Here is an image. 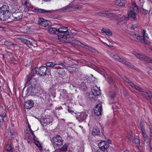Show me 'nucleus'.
Here are the masks:
<instances>
[{"mask_svg": "<svg viewBox=\"0 0 152 152\" xmlns=\"http://www.w3.org/2000/svg\"><path fill=\"white\" fill-rule=\"evenodd\" d=\"M94 94L92 93V94H88V95L87 96V98H89V99H90L91 100H92V101H94L95 100L94 98Z\"/></svg>", "mask_w": 152, "mask_h": 152, "instance_id": "32", "label": "nucleus"}, {"mask_svg": "<svg viewBox=\"0 0 152 152\" xmlns=\"http://www.w3.org/2000/svg\"><path fill=\"white\" fill-rule=\"evenodd\" d=\"M146 30L144 29H142L141 30V32L143 36V37H142V39L144 41L143 42V43L149 45L150 44V42L145 38V37L147 38H149V37L146 33Z\"/></svg>", "mask_w": 152, "mask_h": 152, "instance_id": "11", "label": "nucleus"}, {"mask_svg": "<svg viewBox=\"0 0 152 152\" xmlns=\"http://www.w3.org/2000/svg\"><path fill=\"white\" fill-rule=\"evenodd\" d=\"M45 98V96L43 93L41 94L40 96H37L36 97V100H37L39 102H43L44 101V98Z\"/></svg>", "mask_w": 152, "mask_h": 152, "instance_id": "17", "label": "nucleus"}, {"mask_svg": "<svg viewBox=\"0 0 152 152\" xmlns=\"http://www.w3.org/2000/svg\"><path fill=\"white\" fill-rule=\"evenodd\" d=\"M1 13L3 16V17L4 20L8 19L11 15L9 12V7L8 6L6 5H4L0 8Z\"/></svg>", "mask_w": 152, "mask_h": 152, "instance_id": "3", "label": "nucleus"}, {"mask_svg": "<svg viewBox=\"0 0 152 152\" xmlns=\"http://www.w3.org/2000/svg\"><path fill=\"white\" fill-rule=\"evenodd\" d=\"M100 133L99 129L97 128H94L92 131V134L94 136L99 135Z\"/></svg>", "mask_w": 152, "mask_h": 152, "instance_id": "25", "label": "nucleus"}, {"mask_svg": "<svg viewBox=\"0 0 152 152\" xmlns=\"http://www.w3.org/2000/svg\"><path fill=\"white\" fill-rule=\"evenodd\" d=\"M58 34H60L58 36L59 39L63 38L66 39L68 36L70 34V33L68 31V27H61L57 29Z\"/></svg>", "mask_w": 152, "mask_h": 152, "instance_id": "2", "label": "nucleus"}, {"mask_svg": "<svg viewBox=\"0 0 152 152\" xmlns=\"http://www.w3.org/2000/svg\"><path fill=\"white\" fill-rule=\"evenodd\" d=\"M91 90L92 93L94 96H98L101 94L100 88L97 87L96 86L93 87Z\"/></svg>", "mask_w": 152, "mask_h": 152, "instance_id": "12", "label": "nucleus"}, {"mask_svg": "<svg viewBox=\"0 0 152 152\" xmlns=\"http://www.w3.org/2000/svg\"><path fill=\"white\" fill-rule=\"evenodd\" d=\"M96 79L94 77H89L88 78V80L91 83H95Z\"/></svg>", "mask_w": 152, "mask_h": 152, "instance_id": "35", "label": "nucleus"}, {"mask_svg": "<svg viewBox=\"0 0 152 152\" xmlns=\"http://www.w3.org/2000/svg\"><path fill=\"white\" fill-rule=\"evenodd\" d=\"M95 113L97 115H100L102 112V107L101 104H98L95 107L94 110Z\"/></svg>", "mask_w": 152, "mask_h": 152, "instance_id": "13", "label": "nucleus"}, {"mask_svg": "<svg viewBox=\"0 0 152 152\" xmlns=\"http://www.w3.org/2000/svg\"><path fill=\"white\" fill-rule=\"evenodd\" d=\"M12 149V147H10V148H8L7 149V151H10Z\"/></svg>", "mask_w": 152, "mask_h": 152, "instance_id": "58", "label": "nucleus"}, {"mask_svg": "<svg viewBox=\"0 0 152 152\" xmlns=\"http://www.w3.org/2000/svg\"><path fill=\"white\" fill-rule=\"evenodd\" d=\"M38 24L44 27L49 26L50 24V21L47 20L43 18H39L38 19Z\"/></svg>", "mask_w": 152, "mask_h": 152, "instance_id": "10", "label": "nucleus"}, {"mask_svg": "<svg viewBox=\"0 0 152 152\" xmlns=\"http://www.w3.org/2000/svg\"><path fill=\"white\" fill-rule=\"evenodd\" d=\"M113 57L115 60L120 62H124L125 61V59L122 58H120L117 55H113Z\"/></svg>", "mask_w": 152, "mask_h": 152, "instance_id": "26", "label": "nucleus"}, {"mask_svg": "<svg viewBox=\"0 0 152 152\" xmlns=\"http://www.w3.org/2000/svg\"><path fill=\"white\" fill-rule=\"evenodd\" d=\"M133 12H136V14L138 12V8L137 7L136 5L134 4L133 5Z\"/></svg>", "mask_w": 152, "mask_h": 152, "instance_id": "33", "label": "nucleus"}, {"mask_svg": "<svg viewBox=\"0 0 152 152\" xmlns=\"http://www.w3.org/2000/svg\"><path fill=\"white\" fill-rule=\"evenodd\" d=\"M132 142H133L134 143L137 144L138 146V145H140V140L138 138H134Z\"/></svg>", "mask_w": 152, "mask_h": 152, "instance_id": "31", "label": "nucleus"}, {"mask_svg": "<svg viewBox=\"0 0 152 152\" xmlns=\"http://www.w3.org/2000/svg\"><path fill=\"white\" fill-rule=\"evenodd\" d=\"M123 79L125 80L127 83H129L131 81L129 79H128L126 77H124L123 78Z\"/></svg>", "mask_w": 152, "mask_h": 152, "instance_id": "48", "label": "nucleus"}, {"mask_svg": "<svg viewBox=\"0 0 152 152\" xmlns=\"http://www.w3.org/2000/svg\"><path fill=\"white\" fill-rule=\"evenodd\" d=\"M98 145L101 150L103 152L107 151V149L109 147V144L107 142L101 141L99 143Z\"/></svg>", "mask_w": 152, "mask_h": 152, "instance_id": "8", "label": "nucleus"}, {"mask_svg": "<svg viewBox=\"0 0 152 152\" xmlns=\"http://www.w3.org/2000/svg\"><path fill=\"white\" fill-rule=\"evenodd\" d=\"M34 142L35 145L39 148V149H42V147L41 146L40 144L38 141L36 140H34Z\"/></svg>", "mask_w": 152, "mask_h": 152, "instance_id": "36", "label": "nucleus"}, {"mask_svg": "<svg viewBox=\"0 0 152 152\" xmlns=\"http://www.w3.org/2000/svg\"><path fill=\"white\" fill-rule=\"evenodd\" d=\"M100 13L101 14H113V12H112L111 11L109 10H103L101 11L99 13H97V14H98L99 15H100L99 14Z\"/></svg>", "mask_w": 152, "mask_h": 152, "instance_id": "29", "label": "nucleus"}, {"mask_svg": "<svg viewBox=\"0 0 152 152\" xmlns=\"http://www.w3.org/2000/svg\"><path fill=\"white\" fill-rule=\"evenodd\" d=\"M12 16L14 18L15 20L17 21L21 19L23 17V13L19 11V10H16L15 12L12 13Z\"/></svg>", "mask_w": 152, "mask_h": 152, "instance_id": "9", "label": "nucleus"}, {"mask_svg": "<svg viewBox=\"0 0 152 152\" xmlns=\"http://www.w3.org/2000/svg\"><path fill=\"white\" fill-rule=\"evenodd\" d=\"M82 47L84 48H85L87 50H89L91 51L94 52L95 50L93 48H92L91 47L87 45H85L84 44H82Z\"/></svg>", "mask_w": 152, "mask_h": 152, "instance_id": "27", "label": "nucleus"}, {"mask_svg": "<svg viewBox=\"0 0 152 152\" xmlns=\"http://www.w3.org/2000/svg\"><path fill=\"white\" fill-rule=\"evenodd\" d=\"M58 65L57 64H55L51 62H47L46 64L47 66L55 69H56V66Z\"/></svg>", "mask_w": 152, "mask_h": 152, "instance_id": "23", "label": "nucleus"}, {"mask_svg": "<svg viewBox=\"0 0 152 152\" xmlns=\"http://www.w3.org/2000/svg\"><path fill=\"white\" fill-rule=\"evenodd\" d=\"M129 84L133 88L134 87V86H135V85L132 83L131 81L129 83Z\"/></svg>", "mask_w": 152, "mask_h": 152, "instance_id": "52", "label": "nucleus"}, {"mask_svg": "<svg viewBox=\"0 0 152 152\" xmlns=\"http://www.w3.org/2000/svg\"><path fill=\"white\" fill-rule=\"evenodd\" d=\"M34 10L36 12H38L40 13L45 14L51 13L53 11V10H48L44 9L37 8L35 9Z\"/></svg>", "mask_w": 152, "mask_h": 152, "instance_id": "14", "label": "nucleus"}, {"mask_svg": "<svg viewBox=\"0 0 152 152\" xmlns=\"http://www.w3.org/2000/svg\"><path fill=\"white\" fill-rule=\"evenodd\" d=\"M49 70L45 66H41L39 68L35 67L33 69L30 74V76H35L37 75L44 76L50 74Z\"/></svg>", "mask_w": 152, "mask_h": 152, "instance_id": "1", "label": "nucleus"}, {"mask_svg": "<svg viewBox=\"0 0 152 152\" xmlns=\"http://www.w3.org/2000/svg\"><path fill=\"white\" fill-rule=\"evenodd\" d=\"M1 116L3 118L5 117L6 116V114L5 113H3L1 115Z\"/></svg>", "mask_w": 152, "mask_h": 152, "instance_id": "59", "label": "nucleus"}, {"mask_svg": "<svg viewBox=\"0 0 152 152\" xmlns=\"http://www.w3.org/2000/svg\"><path fill=\"white\" fill-rule=\"evenodd\" d=\"M105 79L110 84L113 83L114 79L111 77H105Z\"/></svg>", "mask_w": 152, "mask_h": 152, "instance_id": "28", "label": "nucleus"}, {"mask_svg": "<svg viewBox=\"0 0 152 152\" xmlns=\"http://www.w3.org/2000/svg\"><path fill=\"white\" fill-rule=\"evenodd\" d=\"M148 11L146 10H143L142 11V13L143 14H144V15H145L146 14H147L148 13Z\"/></svg>", "mask_w": 152, "mask_h": 152, "instance_id": "54", "label": "nucleus"}, {"mask_svg": "<svg viewBox=\"0 0 152 152\" xmlns=\"http://www.w3.org/2000/svg\"><path fill=\"white\" fill-rule=\"evenodd\" d=\"M134 88L135 89L139 91H140V92L142 91V92H144V91H142V90L141 88L138 87L136 85H135V86H134Z\"/></svg>", "mask_w": 152, "mask_h": 152, "instance_id": "41", "label": "nucleus"}, {"mask_svg": "<svg viewBox=\"0 0 152 152\" xmlns=\"http://www.w3.org/2000/svg\"><path fill=\"white\" fill-rule=\"evenodd\" d=\"M139 27V25L138 24H136L132 25L130 26V28L131 30H135L136 28Z\"/></svg>", "mask_w": 152, "mask_h": 152, "instance_id": "34", "label": "nucleus"}, {"mask_svg": "<svg viewBox=\"0 0 152 152\" xmlns=\"http://www.w3.org/2000/svg\"><path fill=\"white\" fill-rule=\"evenodd\" d=\"M67 149V146L66 144L64 145L61 148L60 150L62 151H66Z\"/></svg>", "mask_w": 152, "mask_h": 152, "instance_id": "38", "label": "nucleus"}, {"mask_svg": "<svg viewBox=\"0 0 152 152\" xmlns=\"http://www.w3.org/2000/svg\"><path fill=\"white\" fill-rule=\"evenodd\" d=\"M51 142L54 146L59 147L63 144L62 138L59 135L53 137L51 140Z\"/></svg>", "mask_w": 152, "mask_h": 152, "instance_id": "5", "label": "nucleus"}, {"mask_svg": "<svg viewBox=\"0 0 152 152\" xmlns=\"http://www.w3.org/2000/svg\"><path fill=\"white\" fill-rule=\"evenodd\" d=\"M94 68L95 70L96 71H97L99 73H101V74L102 75H105L104 74H103V73H102V72H103L104 71V70L103 69H98V68H97V67H96V66H95L94 67Z\"/></svg>", "mask_w": 152, "mask_h": 152, "instance_id": "30", "label": "nucleus"}, {"mask_svg": "<svg viewBox=\"0 0 152 152\" xmlns=\"http://www.w3.org/2000/svg\"><path fill=\"white\" fill-rule=\"evenodd\" d=\"M129 34L134 38H136L138 40H140L142 43H143V42L144 41L143 40H142V36L139 35L138 34L135 33L134 32H131Z\"/></svg>", "mask_w": 152, "mask_h": 152, "instance_id": "16", "label": "nucleus"}, {"mask_svg": "<svg viewBox=\"0 0 152 152\" xmlns=\"http://www.w3.org/2000/svg\"><path fill=\"white\" fill-rule=\"evenodd\" d=\"M78 85L80 86V88L81 87L82 88L83 87H84V88H84V87L85 86V84L84 83H80L79 82Z\"/></svg>", "mask_w": 152, "mask_h": 152, "instance_id": "46", "label": "nucleus"}, {"mask_svg": "<svg viewBox=\"0 0 152 152\" xmlns=\"http://www.w3.org/2000/svg\"><path fill=\"white\" fill-rule=\"evenodd\" d=\"M87 116L86 114L85 113H82L80 114V115L77 118L78 120L80 121H82L84 120Z\"/></svg>", "mask_w": 152, "mask_h": 152, "instance_id": "18", "label": "nucleus"}, {"mask_svg": "<svg viewBox=\"0 0 152 152\" xmlns=\"http://www.w3.org/2000/svg\"><path fill=\"white\" fill-rule=\"evenodd\" d=\"M72 43H75L76 45H80V44H81L82 45V43L77 40L73 39L72 40Z\"/></svg>", "mask_w": 152, "mask_h": 152, "instance_id": "37", "label": "nucleus"}, {"mask_svg": "<svg viewBox=\"0 0 152 152\" xmlns=\"http://www.w3.org/2000/svg\"><path fill=\"white\" fill-rule=\"evenodd\" d=\"M76 8H77V9H79V8H81V6L80 5V6H76Z\"/></svg>", "mask_w": 152, "mask_h": 152, "instance_id": "60", "label": "nucleus"}, {"mask_svg": "<svg viewBox=\"0 0 152 152\" xmlns=\"http://www.w3.org/2000/svg\"><path fill=\"white\" fill-rule=\"evenodd\" d=\"M116 96V94L115 93L112 92L110 94V96L111 98L113 99Z\"/></svg>", "mask_w": 152, "mask_h": 152, "instance_id": "47", "label": "nucleus"}, {"mask_svg": "<svg viewBox=\"0 0 152 152\" xmlns=\"http://www.w3.org/2000/svg\"><path fill=\"white\" fill-rule=\"evenodd\" d=\"M149 128L150 131V136L151 138L152 139V125H149Z\"/></svg>", "mask_w": 152, "mask_h": 152, "instance_id": "43", "label": "nucleus"}, {"mask_svg": "<svg viewBox=\"0 0 152 152\" xmlns=\"http://www.w3.org/2000/svg\"><path fill=\"white\" fill-rule=\"evenodd\" d=\"M28 128L29 130V131L30 132V133H31V134L33 135L34 134V133H33V132L32 130V129H31V126H30V125L28 124Z\"/></svg>", "mask_w": 152, "mask_h": 152, "instance_id": "50", "label": "nucleus"}, {"mask_svg": "<svg viewBox=\"0 0 152 152\" xmlns=\"http://www.w3.org/2000/svg\"><path fill=\"white\" fill-rule=\"evenodd\" d=\"M25 10L26 11H28L29 10V6L31 4L28 0H26L24 3Z\"/></svg>", "mask_w": 152, "mask_h": 152, "instance_id": "22", "label": "nucleus"}, {"mask_svg": "<svg viewBox=\"0 0 152 152\" xmlns=\"http://www.w3.org/2000/svg\"><path fill=\"white\" fill-rule=\"evenodd\" d=\"M129 19V17L128 15H124L120 18V20H127Z\"/></svg>", "mask_w": 152, "mask_h": 152, "instance_id": "39", "label": "nucleus"}, {"mask_svg": "<svg viewBox=\"0 0 152 152\" xmlns=\"http://www.w3.org/2000/svg\"><path fill=\"white\" fill-rule=\"evenodd\" d=\"M115 4L119 6H123L125 4V0H117L115 1Z\"/></svg>", "mask_w": 152, "mask_h": 152, "instance_id": "20", "label": "nucleus"}, {"mask_svg": "<svg viewBox=\"0 0 152 152\" xmlns=\"http://www.w3.org/2000/svg\"><path fill=\"white\" fill-rule=\"evenodd\" d=\"M123 62L124 64L126 65L129 68L134 69L136 71H137L138 70V69L136 67L134 66L132 64L126 61L125 60V61Z\"/></svg>", "mask_w": 152, "mask_h": 152, "instance_id": "21", "label": "nucleus"}, {"mask_svg": "<svg viewBox=\"0 0 152 152\" xmlns=\"http://www.w3.org/2000/svg\"><path fill=\"white\" fill-rule=\"evenodd\" d=\"M12 45V43L7 41H5L4 42V45L7 46H10Z\"/></svg>", "mask_w": 152, "mask_h": 152, "instance_id": "40", "label": "nucleus"}, {"mask_svg": "<svg viewBox=\"0 0 152 152\" xmlns=\"http://www.w3.org/2000/svg\"><path fill=\"white\" fill-rule=\"evenodd\" d=\"M127 137H128L129 140L132 142L134 138L133 136L131 134H128L127 136Z\"/></svg>", "mask_w": 152, "mask_h": 152, "instance_id": "42", "label": "nucleus"}, {"mask_svg": "<svg viewBox=\"0 0 152 152\" xmlns=\"http://www.w3.org/2000/svg\"><path fill=\"white\" fill-rule=\"evenodd\" d=\"M34 104V103L32 100H28L25 102L24 106L26 109H30L33 107Z\"/></svg>", "mask_w": 152, "mask_h": 152, "instance_id": "15", "label": "nucleus"}, {"mask_svg": "<svg viewBox=\"0 0 152 152\" xmlns=\"http://www.w3.org/2000/svg\"><path fill=\"white\" fill-rule=\"evenodd\" d=\"M106 34L108 36H111L112 35V33L111 31L109 30H107V31H106L105 32Z\"/></svg>", "mask_w": 152, "mask_h": 152, "instance_id": "44", "label": "nucleus"}, {"mask_svg": "<svg viewBox=\"0 0 152 152\" xmlns=\"http://www.w3.org/2000/svg\"><path fill=\"white\" fill-rule=\"evenodd\" d=\"M132 53L139 58L143 60L148 63H152V59L142 54L138 53L135 51L132 52Z\"/></svg>", "mask_w": 152, "mask_h": 152, "instance_id": "6", "label": "nucleus"}, {"mask_svg": "<svg viewBox=\"0 0 152 152\" xmlns=\"http://www.w3.org/2000/svg\"><path fill=\"white\" fill-rule=\"evenodd\" d=\"M27 140V142L28 143H30L31 141V139L30 138L28 139V140Z\"/></svg>", "mask_w": 152, "mask_h": 152, "instance_id": "61", "label": "nucleus"}, {"mask_svg": "<svg viewBox=\"0 0 152 152\" xmlns=\"http://www.w3.org/2000/svg\"><path fill=\"white\" fill-rule=\"evenodd\" d=\"M12 105H10V107H9V108L10 109V110H11V109H12Z\"/></svg>", "mask_w": 152, "mask_h": 152, "instance_id": "63", "label": "nucleus"}, {"mask_svg": "<svg viewBox=\"0 0 152 152\" xmlns=\"http://www.w3.org/2000/svg\"><path fill=\"white\" fill-rule=\"evenodd\" d=\"M71 32L72 34H76L77 33V31L72 29L71 30Z\"/></svg>", "mask_w": 152, "mask_h": 152, "instance_id": "49", "label": "nucleus"}, {"mask_svg": "<svg viewBox=\"0 0 152 152\" xmlns=\"http://www.w3.org/2000/svg\"><path fill=\"white\" fill-rule=\"evenodd\" d=\"M111 142V141H110L109 139L108 140H107V143H108V144H109V143H110V142Z\"/></svg>", "mask_w": 152, "mask_h": 152, "instance_id": "62", "label": "nucleus"}, {"mask_svg": "<svg viewBox=\"0 0 152 152\" xmlns=\"http://www.w3.org/2000/svg\"><path fill=\"white\" fill-rule=\"evenodd\" d=\"M137 14L136 12H133V11H130L128 14V16L129 18L133 19L134 20L136 19V15Z\"/></svg>", "mask_w": 152, "mask_h": 152, "instance_id": "19", "label": "nucleus"}, {"mask_svg": "<svg viewBox=\"0 0 152 152\" xmlns=\"http://www.w3.org/2000/svg\"><path fill=\"white\" fill-rule=\"evenodd\" d=\"M70 8V7L69 6H66V7H64L63 9V10H69Z\"/></svg>", "mask_w": 152, "mask_h": 152, "instance_id": "55", "label": "nucleus"}, {"mask_svg": "<svg viewBox=\"0 0 152 152\" xmlns=\"http://www.w3.org/2000/svg\"><path fill=\"white\" fill-rule=\"evenodd\" d=\"M49 33L51 34H58L57 29L54 28H50L48 29Z\"/></svg>", "mask_w": 152, "mask_h": 152, "instance_id": "24", "label": "nucleus"}, {"mask_svg": "<svg viewBox=\"0 0 152 152\" xmlns=\"http://www.w3.org/2000/svg\"><path fill=\"white\" fill-rule=\"evenodd\" d=\"M29 134H26L25 135V139L26 140H28V139L30 138L29 137Z\"/></svg>", "mask_w": 152, "mask_h": 152, "instance_id": "53", "label": "nucleus"}, {"mask_svg": "<svg viewBox=\"0 0 152 152\" xmlns=\"http://www.w3.org/2000/svg\"><path fill=\"white\" fill-rule=\"evenodd\" d=\"M145 92L148 95V96L151 99V98L152 96V94L151 93V92L147 91Z\"/></svg>", "mask_w": 152, "mask_h": 152, "instance_id": "45", "label": "nucleus"}, {"mask_svg": "<svg viewBox=\"0 0 152 152\" xmlns=\"http://www.w3.org/2000/svg\"><path fill=\"white\" fill-rule=\"evenodd\" d=\"M68 110L69 111V112L70 113H72L73 112V110H72L71 109H69V108H68Z\"/></svg>", "mask_w": 152, "mask_h": 152, "instance_id": "56", "label": "nucleus"}, {"mask_svg": "<svg viewBox=\"0 0 152 152\" xmlns=\"http://www.w3.org/2000/svg\"><path fill=\"white\" fill-rule=\"evenodd\" d=\"M65 64V62H59L58 64H57L58 65H60L62 66H63L64 67V64Z\"/></svg>", "mask_w": 152, "mask_h": 152, "instance_id": "51", "label": "nucleus"}, {"mask_svg": "<svg viewBox=\"0 0 152 152\" xmlns=\"http://www.w3.org/2000/svg\"><path fill=\"white\" fill-rule=\"evenodd\" d=\"M107 30H106V29H104V28H103L102 30V33H105L106 31H107Z\"/></svg>", "mask_w": 152, "mask_h": 152, "instance_id": "57", "label": "nucleus"}, {"mask_svg": "<svg viewBox=\"0 0 152 152\" xmlns=\"http://www.w3.org/2000/svg\"><path fill=\"white\" fill-rule=\"evenodd\" d=\"M35 81V80L34 79L32 78V77H29L28 78L26 82L27 83L33 84L34 85H32L31 88L29 87V91H30L31 92L33 93L32 94H35L37 91V86L35 85V84L34 83V81Z\"/></svg>", "mask_w": 152, "mask_h": 152, "instance_id": "4", "label": "nucleus"}, {"mask_svg": "<svg viewBox=\"0 0 152 152\" xmlns=\"http://www.w3.org/2000/svg\"><path fill=\"white\" fill-rule=\"evenodd\" d=\"M10 134L11 135H12L14 134V132H10Z\"/></svg>", "mask_w": 152, "mask_h": 152, "instance_id": "64", "label": "nucleus"}, {"mask_svg": "<svg viewBox=\"0 0 152 152\" xmlns=\"http://www.w3.org/2000/svg\"><path fill=\"white\" fill-rule=\"evenodd\" d=\"M145 124L144 121H140V129L142 133V134L143 137V139L145 142L148 137L146 132L145 128Z\"/></svg>", "mask_w": 152, "mask_h": 152, "instance_id": "7", "label": "nucleus"}]
</instances>
